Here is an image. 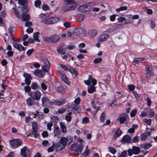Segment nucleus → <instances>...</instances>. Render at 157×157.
<instances>
[{"mask_svg":"<svg viewBox=\"0 0 157 157\" xmlns=\"http://www.w3.org/2000/svg\"><path fill=\"white\" fill-rule=\"evenodd\" d=\"M108 149L110 152L112 153L113 155L115 154L117 152L116 149L111 147H108Z\"/></svg>","mask_w":157,"mask_h":157,"instance_id":"de8ad7c7","label":"nucleus"},{"mask_svg":"<svg viewBox=\"0 0 157 157\" xmlns=\"http://www.w3.org/2000/svg\"><path fill=\"white\" fill-rule=\"evenodd\" d=\"M109 37V35L106 34H103L98 38L97 41L98 42H102L105 41Z\"/></svg>","mask_w":157,"mask_h":157,"instance_id":"2eb2a0df","label":"nucleus"},{"mask_svg":"<svg viewBox=\"0 0 157 157\" xmlns=\"http://www.w3.org/2000/svg\"><path fill=\"white\" fill-rule=\"evenodd\" d=\"M148 113L149 115L151 117H152L154 116L155 114V113L152 109H151L149 111H148Z\"/></svg>","mask_w":157,"mask_h":157,"instance_id":"13d9d810","label":"nucleus"},{"mask_svg":"<svg viewBox=\"0 0 157 157\" xmlns=\"http://www.w3.org/2000/svg\"><path fill=\"white\" fill-rule=\"evenodd\" d=\"M64 26L66 28H68L71 26V23L68 22H66L63 23Z\"/></svg>","mask_w":157,"mask_h":157,"instance_id":"774afa93","label":"nucleus"},{"mask_svg":"<svg viewBox=\"0 0 157 157\" xmlns=\"http://www.w3.org/2000/svg\"><path fill=\"white\" fill-rule=\"evenodd\" d=\"M42 9L44 11H47L49 10V8L47 5L44 4L42 6Z\"/></svg>","mask_w":157,"mask_h":157,"instance_id":"bf43d9fd","label":"nucleus"},{"mask_svg":"<svg viewBox=\"0 0 157 157\" xmlns=\"http://www.w3.org/2000/svg\"><path fill=\"white\" fill-rule=\"evenodd\" d=\"M52 42L55 43L59 41L60 39L59 36L56 35H51Z\"/></svg>","mask_w":157,"mask_h":157,"instance_id":"a878e982","label":"nucleus"},{"mask_svg":"<svg viewBox=\"0 0 157 157\" xmlns=\"http://www.w3.org/2000/svg\"><path fill=\"white\" fill-rule=\"evenodd\" d=\"M122 133V132L120 130H117L114 134V136L115 137H117L120 136Z\"/></svg>","mask_w":157,"mask_h":157,"instance_id":"c03bdc74","label":"nucleus"},{"mask_svg":"<svg viewBox=\"0 0 157 157\" xmlns=\"http://www.w3.org/2000/svg\"><path fill=\"white\" fill-rule=\"evenodd\" d=\"M12 10L13 11L16 16L17 17H21L20 14L18 11L15 7H13Z\"/></svg>","mask_w":157,"mask_h":157,"instance_id":"4c0bfd02","label":"nucleus"},{"mask_svg":"<svg viewBox=\"0 0 157 157\" xmlns=\"http://www.w3.org/2000/svg\"><path fill=\"white\" fill-rule=\"evenodd\" d=\"M127 154V152L126 151H124L122 152L120 155H119L118 157H125L126 155Z\"/></svg>","mask_w":157,"mask_h":157,"instance_id":"680f3d73","label":"nucleus"},{"mask_svg":"<svg viewBox=\"0 0 157 157\" xmlns=\"http://www.w3.org/2000/svg\"><path fill=\"white\" fill-rule=\"evenodd\" d=\"M122 140L123 142L124 143L131 142V139L130 136L128 135L124 136L122 138Z\"/></svg>","mask_w":157,"mask_h":157,"instance_id":"5701e85b","label":"nucleus"},{"mask_svg":"<svg viewBox=\"0 0 157 157\" xmlns=\"http://www.w3.org/2000/svg\"><path fill=\"white\" fill-rule=\"evenodd\" d=\"M71 107L74 110V112L75 113L79 112L81 111L80 108H78L77 105L74 104L71 105Z\"/></svg>","mask_w":157,"mask_h":157,"instance_id":"cd10ccee","label":"nucleus"},{"mask_svg":"<svg viewBox=\"0 0 157 157\" xmlns=\"http://www.w3.org/2000/svg\"><path fill=\"white\" fill-rule=\"evenodd\" d=\"M73 140L72 138L70 136H67L66 137H63L59 140V142L64 148L67 144H69L72 142Z\"/></svg>","mask_w":157,"mask_h":157,"instance_id":"39448f33","label":"nucleus"},{"mask_svg":"<svg viewBox=\"0 0 157 157\" xmlns=\"http://www.w3.org/2000/svg\"><path fill=\"white\" fill-rule=\"evenodd\" d=\"M127 9V7L126 6H122L120 7L119 8L116 9V11L117 12H120L122 11L126 10Z\"/></svg>","mask_w":157,"mask_h":157,"instance_id":"49530a36","label":"nucleus"},{"mask_svg":"<svg viewBox=\"0 0 157 157\" xmlns=\"http://www.w3.org/2000/svg\"><path fill=\"white\" fill-rule=\"evenodd\" d=\"M44 71V70L42 71L39 69H36L34 71V74L37 77L42 78L45 75V73Z\"/></svg>","mask_w":157,"mask_h":157,"instance_id":"f8f14e48","label":"nucleus"},{"mask_svg":"<svg viewBox=\"0 0 157 157\" xmlns=\"http://www.w3.org/2000/svg\"><path fill=\"white\" fill-rule=\"evenodd\" d=\"M115 98L117 99L121 98L124 97V95L120 92H116L114 94Z\"/></svg>","mask_w":157,"mask_h":157,"instance_id":"b1692460","label":"nucleus"},{"mask_svg":"<svg viewBox=\"0 0 157 157\" xmlns=\"http://www.w3.org/2000/svg\"><path fill=\"white\" fill-rule=\"evenodd\" d=\"M13 45L15 48L17 49L20 52L24 50L25 49L24 47L22 45L17 43L16 41L14 42L13 43Z\"/></svg>","mask_w":157,"mask_h":157,"instance_id":"4468645a","label":"nucleus"},{"mask_svg":"<svg viewBox=\"0 0 157 157\" xmlns=\"http://www.w3.org/2000/svg\"><path fill=\"white\" fill-rule=\"evenodd\" d=\"M89 119L86 117H84L82 119V123L83 124H86L89 122Z\"/></svg>","mask_w":157,"mask_h":157,"instance_id":"603ef678","label":"nucleus"},{"mask_svg":"<svg viewBox=\"0 0 157 157\" xmlns=\"http://www.w3.org/2000/svg\"><path fill=\"white\" fill-rule=\"evenodd\" d=\"M90 154V151L89 150L88 146H86L82 153V155L83 157H87Z\"/></svg>","mask_w":157,"mask_h":157,"instance_id":"412c9836","label":"nucleus"},{"mask_svg":"<svg viewBox=\"0 0 157 157\" xmlns=\"http://www.w3.org/2000/svg\"><path fill=\"white\" fill-rule=\"evenodd\" d=\"M83 147V146L81 145L72 144L71 146V150L74 151L75 155H78L82 153Z\"/></svg>","mask_w":157,"mask_h":157,"instance_id":"f03ea898","label":"nucleus"},{"mask_svg":"<svg viewBox=\"0 0 157 157\" xmlns=\"http://www.w3.org/2000/svg\"><path fill=\"white\" fill-rule=\"evenodd\" d=\"M33 129H38V125L37 123L35 121L33 122L32 123Z\"/></svg>","mask_w":157,"mask_h":157,"instance_id":"09e8293b","label":"nucleus"},{"mask_svg":"<svg viewBox=\"0 0 157 157\" xmlns=\"http://www.w3.org/2000/svg\"><path fill=\"white\" fill-rule=\"evenodd\" d=\"M22 20L25 21H27L30 19V16L29 14H22Z\"/></svg>","mask_w":157,"mask_h":157,"instance_id":"c756f323","label":"nucleus"},{"mask_svg":"<svg viewBox=\"0 0 157 157\" xmlns=\"http://www.w3.org/2000/svg\"><path fill=\"white\" fill-rule=\"evenodd\" d=\"M102 59L101 58H98L95 59L93 62L94 63H97L101 62L102 61Z\"/></svg>","mask_w":157,"mask_h":157,"instance_id":"4d7b16f0","label":"nucleus"},{"mask_svg":"<svg viewBox=\"0 0 157 157\" xmlns=\"http://www.w3.org/2000/svg\"><path fill=\"white\" fill-rule=\"evenodd\" d=\"M143 121L149 126L151 125V119L145 118L143 120Z\"/></svg>","mask_w":157,"mask_h":157,"instance_id":"a19ab883","label":"nucleus"},{"mask_svg":"<svg viewBox=\"0 0 157 157\" xmlns=\"http://www.w3.org/2000/svg\"><path fill=\"white\" fill-rule=\"evenodd\" d=\"M91 104L92 107L94 109V113L95 114L98 110V108H96V106L95 105V102L94 101H91Z\"/></svg>","mask_w":157,"mask_h":157,"instance_id":"2f4dec72","label":"nucleus"},{"mask_svg":"<svg viewBox=\"0 0 157 157\" xmlns=\"http://www.w3.org/2000/svg\"><path fill=\"white\" fill-rule=\"evenodd\" d=\"M141 146L144 149H147L150 147L151 146V145L149 143H145L142 144Z\"/></svg>","mask_w":157,"mask_h":157,"instance_id":"f704fd0d","label":"nucleus"},{"mask_svg":"<svg viewBox=\"0 0 157 157\" xmlns=\"http://www.w3.org/2000/svg\"><path fill=\"white\" fill-rule=\"evenodd\" d=\"M44 40L46 42H52L51 36L49 37H46L44 38Z\"/></svg>","mask_w":157,"mask_h":157,"instance_id":"a18cd8bd","label":"nucleus"},{"mask_svg":"<svg viewBox=\"0 0 157 157\" xmlns=\"http://www.w3.org/2000/svg\"><path fill=\"white\" fill-rule=\"evenodd\" d=\"M39 34V32H36L34 33L33 35V37L34 40L37 42H39L40 40L39 39L38 36Z\"/></svg>","mask_w":157,"mask_h":157,"instance_id":"e433bc0d","label":"nucleus"},{"mask_svg":"<svg viewBox=\"0 0 157 157\" xmlns=\"http://www.w3.org/2000/svg\"><path fill=\"white\" fill-rule=\"evenodd\" d=\"M37 129H33L32 131L30 133V136L32 137H36L37 135Z\"/></svg>","mask_w":157,"mask_h":157,"instance_id":"ea45409f","label":"nucleus"},{"mask_svg":"<svg viewBox=\"0 0 157 157\" xmlns=\"http://www.w3.org/2000/svg\"><path fill=\"white\" fill-rule=\"evenodd\" d=\"M29 151V149L27 147H24L21 149V155L23 157H26L27 154Z\"/></svg>","mask_w":157,"mask_h":157,"instance_id":"dca6fc26","label":"nucleus"},{"mask_svg":"<svg viewBox=\"0 0 157 157\" xmlns=\"http://www.w3.org/2000/svg\"><path fill=\"white\" fill-rule=\"evenodd\" d=\"M153 68L151 67H150L147 66L146 68V74L147 78H150L153 75Z\"/></svg>","mask_w":157,"mask_h":157,"instance_id":"9d476101","label":"nucleus"},{"mask_svg":"<svg viewBox=\"0 0 157 157\" xmlns=\"http://www.w3.org/2000/svg\"><path fill=\"white\" fill-rule=\"evenodd\" d=\"M29 95L30 96L32 97L34 100H39L40 98L41 94L39 91H36L35 92L33 96L32 95L31 93H29Z\"/></svg>","mask_w":157,"mask_h":157,"instance_id":"9b49d317","label":"nucleus"},{"mask_svg":"<svg viewBox=\"0 0 157 157\" xmlns=\"http://www.w3.org/2000/svg\"><path fill=\"white\" fill-rule=\"evenodd\" d=\"M54 137L56 136L59 138L60 135V130L59 127H55L54 130Z\"/></svg>","mask_w":157,"mask_h":157,"instance_id":"aec40b11","label":"nucleus"},{"mask_svg":"<svg viewBox=\"0 0 157 157\" xmlns=\"http://www.w3.org/2000/svg\"><path fill=\"white\" fill-rule=\"evenodd\" d=\"M59 21V19L58 17H54L42 20L41 21V22L47 25H52L57 23Z\"/></svg>","mask_w":157,"mask_h":157,"instance_id":"20e7f679","label":"nucleus"},{"mask_svg":"<svg viewBox=\"0 0 157 157\" xmlns=\"http://www.w3.org/2000/svg\"><path fill=\"white\" fill-rule=\"evenodd\" d=\"M70 71L71 74L72 76L74 77H75L77 75V73L75 69L73 68H71Z\"/></svg>","mask_w":157,"mask_h":157,"instance_id":"72a5a7b5","label":"nucleus"},{"mask_svg":"<svg viewBox=\"0 0 157 157\" xmlns=\"http://www.w3.org/2000/svg\"><path fill=\"white\" fill-rule=\"evenodd\" d=\"M94 5L93 3H90L80 6L78 8V11L81 12H86L91 10Z\"/></svg>","mask_w":157,"mask_h":157,"instance_id":"f257e3e1","label":"nucleus"},{"mask_svg":"<svg viewBox=\"0 0 157 157\" xmlns=\"http://www.w3.org/2000/svg\"><path fill=\"white\" fill-rule=\"evenodd\" d=\"M95 90V87L94 86H89L88 87V91L89 93H93Z\"/></svg>","mask_w":157,"mask_h":157,"instance_id":"7c9ffc66","label":"nucleus"},{"mask_svg":"<svg viewBox=\"0 0 157 157\" xmlns=\"http://www.w3.org/2000/svg\"><path fill=\"white\" fill-rule=\"evenodd\" d=\"M84 32L83 30L81 28L76 29L74 30L73 31V34L77 36L80 35L82 34Z\"/></svg>","mask_w":157,"mask_h":157,"instance_id":"a211bd4d","label":"nucleus"},{"mask_svg":"<svg viewBox=\"0 0 157 157\" xmlns=\"http://www.w3.org/2000/svg\"><path fill=\"white\" fill-rule=\"evenodd\" d=\"M132 150H133L134 154L135 155H137L139 154L140 151V148L136 146H132Z\"/></svg>","mask_w":157,"mask_h":157,"instance_id":"bb28decb","label":"nucleus"},{"mask_svg":"<svg viewBox=\"0 0 157 157\" xmlns=\"http://www.w3.org/2000/svg\"><path fill=\"white\" fill-rule=\"evenodd\" d=\"M57 51L61 55H63L65 52V49L61 48L59 47L57 48Z\"/></svg>","mask_w":157,"mask_h":157,"instance_id":"58836bf2","label":"nucleus"},{"mask_svg":"<svg viewBox=\"0 0 157 157\" xmlns=\"http://www.w3.org/2000/svg\"><path fill=\"white\" fill-rule=\"evenodd\" d=\"M147 115V110L145 109L141 113L140 116L142 117H145Z\"/></svg>","mask_w":157,"mask_h":157,"instance_id":"6e6d98bb","label":"nucleus"},{"mask_svg":"<svg viewBox=\"0 0 157 157\" xmlns=\"http://www.w3.org/2000/svg\"><path fill=\"white\" fill-rule=\"evenodd\" d=\"M53 126V123L52 122H50L47 124V129L49 130V131L51 130V128Z\"/></svg>","mask_w":157,"mask_h":157,"instance_id":"5fc2aeb1","label":"nucleus"},{"mask_svg":"<svg viewBox=\"0 0 157 157\" xmlns=\"http://www.w3.org/2000/svg\"><path fill=\"white\" fill-rule=\"evenodd\" d=\"M76 7V4L73 0H69L64 5V10L69 11L74 10Z\"/></svg>","mask_w":157,"mask_h":157,"instance_id":"7ed1b4c3","label":"nucleus"},{"mask_svg":"<svg viewBox=\"0 0 157 157\" xmlns=\"http://www.w3.org/2000/svg\"><path fill=\"white\" fill-rule=\"evenodd\" d=\"M147 102V105L149 106H150L151 104V101L150 99L149 98H147L146 99Z\"/></svg>","mask_w":157,"mask_h":157,"instance_id":"69168bd1","label":"nucleus"},{"mask_svg":"<svg viewBox=\"0 0 157 157\" xmlns=\"http://www.w3.org/2000/svg\"><path fill=\"white\" fill-rule=\"evenodd\" d=\"M22 141L19 139H15L10 140V143L12 148L15 149L22 144Z\"/></svg>","mask_w":157,"mask_h":157,"instance_id":"0eeeda50","label":"nucleus"},{"mask_svg":"<svg viewBox=\"0 0 157 157\" xmlns=\"http://www.w3.org/2000/svg\"><path fill=\"white\" fill-rule=\"evenodd\" d=\"M137 109H134L132 110L130 113V116L132 117H135L137 112Z\"/></svg>","mask_w":157,"mask_h":157,"instance_id":"3c124183","label":"nucleus"},{"mask_svg":"<svg viewBox=\"0 0 157 157\" xmlns=\"http://www.w3.org/2000/svg\"><path fill=\"white\" fill-rule=\"evenodd\" d=\"M110 80V78L109 76H108L104 81V84L105 85L109 84Z\"/></svg>","mask_w":157,"mask_h":157,"instance_id":"8fccbe9b","label":"nucleus"},{"mask_svg":"<svg viewBox=\"0 0 157 157\" xmlns=\"http://www.w3.org/2000/svg\"><path fill=\"white\" fill-rule=\"evenodd\" d=\"M121 124H123L126 121L129 120L128 115L125 113L121 114L117 119Z\"/></svg>","mask_w":157,"mask_h":157,"instance_id":"6e6552de","label":"nucleus"},{"mask_svg":"<svg viewBox=\"0 0 157 157\" xmlns=\"http://www.w3.org/2000/svg\"><path fill=\"white\" fill-rule=\"evenodd\" d=\"M34 99L33 98H28L26 100V102L29 107H30L35 104Z\"/></svg>","mask_w":157,"mask_h":157,"instance_id":"f3484780","label":"nucleus"},{"mask_svg":"<svg viewBox=\"0 0 157 157\" xmlns=\"http://www.w3.org/2000/svg\"><path fill=\"white\" fill-rule=\"evenodd\" d=\"M65 100L63 98H60L56 100H53L51 101L52 104H54L57 105H63L65 103Z\"/></svg>","mask_w":157,"mask_h":157,"instance_id":"ddd939ff","label":"nucleus"},{"mask_svg":"<svg viewBox=\"0 0 157 157\" xmlns=\"http://www.w3.org/2000/svg\"><path fill=\"white\" fill-rule=\"evenodd\" d=\"M41 100L43 104H44V103H49L51 104H52L51 101H50L48 98L46 97H42L41 98Z\"/></svg>","mask_w":157,"mask_h":157,"instance_id":"c85d7f7f","label":"nucleus"},{"mask_svg":"<svg viewBox=\"0 0 157 157\" xmlns=\"http://www.w3.org/2000/svg\"><path fill=\"white\" fill-rule=\"evenodd\" d=\"M150 134L151 132H145L141 136V140H144L146 139L147 137L150 136Z\"/></svg>","mask_w":157,"mask_h":157,"instance_id":"473e14b6","label":"nucleus"},{"mask_svg":"<svg viewBox=\"0 0 157 157\" xmlns=\"http://www.w3.org/2000/svg\"><path fill=\"white\" fill-rule=\"evenodd\" d=\"M71 113H67L65 116V119L67 122H70L71 119L72 117L71 115Z\"/></svg>","mask_w":157,"mask_h":157,"instance_id":"c9c22d12","label":"nucleus"},{"mask_svg":"<svg viewBox=\"0 0 157 157\" xmlns=\"http://www.w3.org/2000/svg\"><path fill=\"white\" fill-rule=\"evenodd\" d=\"M144 59L143 58H136L134 59V60L132 62V63L134 65H136L138 64L140 62L143 61Z\"/></svg>","mask_w":157,"mask_h":157,"instance_id":"393cba45","label":"nucleus"},{"mask_svg":"<svg viewBox=\"0 0 157 157\" xmlns=\"http://www.w3.org/2000/svg\"><path fill=\"white\" fill-rule=\"evenodd\" d=\"M84 82L85 84L87 85H89L92 83L93 86H94L97 83L96 80L91 76H89L88 79L85 80Z\"/></svg>","mask_w":157,"mask_h":157,"instance_id":"1a4fd4ad","label":"nucleus"},{"mask_svg":"<svg viewBox=\"0 0 157 157\" xmlns=\"http://www.w3.org/2000/svg\"><path fill=\"white\" fill-rule=\"evenodd\" d=\"M128 89L130 91H134V90L135 89V87L134 85L132 84L129 85L128 86Z\"/></svg>","mask_w":157,"mask_h":157,"instance_id":"864d4df0","label":"nucleus"},{"mask_svg":"<svg viewBox=\"0 0 157 157\" xmlns=\"http://www.w3.org/2000/svg\"><path fill=\"white\" fill-rule=\"evenodd\" d=\"M40 59L41 61H42L44 63V65L42 66L43 70L44 71L48 72L50 67V64L48 61L46 57L43 56H41L40 57Z\"/></svg>","mask_w":157,"mask_h":157,"instance_id":"423d86ee","label":"nucleus"},{"mask_svg":"<svg viewBox=\"0 0 157 157\" xmlns=\"http://www.w3.org/2000/svg\"><path fill=\"white\" fill-rule=\"evenodd\" d=\"M42 137H46L48 136V133L47 131H43L42 134Z\"/></svg>","mask_w":157,"mask_h":157,"instance_id":"338daca9","label":"nucleus"},{"mask_svg":"<svg viewBox=\"0 0 157 157\" xmlns=\"http://www.w3.org/2000/svg\"><path fill=\"white\" fill-rule=\"evenodd\" d=\"M59 124L60 125V127L61 129L62 130V132L63 133H66L67 132V128L66 127L65 125L64 124L63 122H59Z\"/></svg>","mask_w":157,"mask_h":157,"instance_id":"4be33fe9","label":"nucleus"},{"mask_svg":"<svg viewBox=\"0 0 157 157\" xmlns=\"http://www.w3.org/2000/svg\"><path fill=\"white\" fill-rule=\"evenodd\" d=\"M88 33L90 37L93 38L97 35V32L95 30L90 29L89 30Z\"/></svg>","mask_w":157,"mask_h":157,"instance_id":"6ab92c4d","label":"nucleus"},{"mask_svg":"<svg viewBox=\"0 0 157 157\" xmlns=\"http://www.w3.org/2000/svg\"><path fill=\"white\" fill-rule=\"evenodd\" d=\"M77 17L79 18L78 21H81L84 18V16L82 14H79L78 15Z\"/></svg>","mask_w":157,"mask_h":157,"instance_id":"0e129e2a","label":"nucleus"},{"mask_svg":"<svg viewBox=\"0 0 157 157\" xmlns=\"http://www.w3.org/2000/svg\"><path fill=\"white\" fill-rule=\"evenodd\" d=\"M41 4V2L40 0H36L35 2V6L37 8H40V6Z\"/></svg>","mask_w":157,"mask_h":157,"instance_id":"79ce46f5","label":"nucleus"},{"mask_svg":"<svg viewBox=\"0 0 157 157\" xmlns=\"http://www.w3.org/2000/svg\"><path fill=\"white\" fill-rule=\"evenodd\" d=\"M42 144L44 147L48 146L49 145L48 142L47 140H44L42 142Z\"/></svg>","mask_w":157,"mask_h":157,"instance_id":"e2e57ef3","label":"nucleus"},{"mask_svg":"<svg viewBox=\"0 0 157 157\" xmlns=\"http://www.w3.org/2000/svg\"><path fill=\"white\" fill-rule=\"evenodd\" d=\"M105 115L104 113V112L102 113L100 116V120L101 122H103L105 120Z\"/></svg>","mask_w":157,"mask_h":157,"instance_id":"37998d69","label":"nucleus"},{"mask_svg":"<svg viewBox=\"0 0 157 157\" xmlns=\"http://www.w3.org/2000/svg\"><path fill=\"white\" fill-rule=\"evenodd\" d=\"M127 151L129 156H131L133 154H134L133 150H132V148L128 149Z\"/></svg>","mask_w":157,"mask_h":157,"instance_id":"052dcab7","label":"nucleus"}]
</instances>
